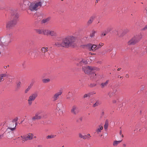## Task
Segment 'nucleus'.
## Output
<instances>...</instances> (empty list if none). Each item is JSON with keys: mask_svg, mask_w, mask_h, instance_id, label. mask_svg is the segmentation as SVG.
Segmentation results:
<instances>
[{"mask_svg": "<svg viewBox=\"0 0 147 147\" xmlns=\"http://www.w3.org/2000/svg\"><path fill=\"white\" fill-rule=\"evenodd\" d=\"M60 38L57 37V41L55 43V45L58 47L61 46L67 48L75 46L74 42L76 40L75 37H64L62 39Z\"/></svg>", "mask_w": 147, "mask_h": 147, "instance_id": "obj_1", "label": "nucleus"}, {"mask_svg": "<svg viewBox=\"0 0 147 147\" xmlns=\"http://www.w3.org/2000/svg\"><path fill=\"white\" fill-rule=\"evenodd\" d=\"M10 13L12 16L11 19L7 21L6 22V27L8 29H11L13 27L17 24V19L18 17V15L16 13V11L15 10H11Z\"/></svg>", "mask_w": 147, "mask_h": 147, "instance_id": "obj_2", "label": "nucleus"}, {"mask_svg": "<svg viewBox=\"0 0 147 147\" xmlns=\"http://www.w3.org/2000/svg\"><path fill=\"white\" fill-rule=\"evenodd\" d=\"M34 3V1L32 2H30L28 1H23V4L21 6L20 5V7H21L23 9H25L28 8V10H30L32 11H36L39 9L38 8L34 9V8L32 6V3Z\"/></svg>", "mask_w": 147, "mask_h": 147, "instance_id": "obj_3", "label": "nucleus"}, {"mask_svg": "<svg viewBox=\"0 0 147 147\" xmlns=\"http://www.w3.org/2000/svg\"><path fill=\"white\" fill-rule=\"evenodd\" d=\"M20 137L22 138V142L24 143L26 141L32 140L33 135L32 134L29 133L25 135L21 136Z\"/></svg>", "mask_w": 147, "mask_h": 147, "instance_id": "obj_4", "label": "nucleus"}, {"mask_svg": "<svg viewBox=\"0 0 147 147\" xmlns=\"http://www.w3.org/2000/svg\"><path fill=\"white\" fill-rule=\"evenodd\" d=\"M38 93L37 92H35L32 94L29 97L28 99V104L29 106H31L32 102L38 96Z\"/></svg>", "mask_w": 147, "mask_h": 147, "instance_id": "obj_5", "label": "nucleus"}, {"mask_svg": "<svg viewBox=\"0 0 147 147\" xmlns=\"http://www.w3.org/2000/svg\"><path fill=\"white\" fill-rule=\"evenodd\" d=\"M45 1L44 0H36L34 1V3H32V6L34 9H36L37 8L39 9L42 6Z\"/></svg>", "mask_w": 147, "mask_h": 147, "instance_id": "obj_6", "label": "nucleus"}, {"mask_svg": "<svg viewBox=\"0 0 147 147\" xmlns=\"http://www.w3.org/2000/svg\"><path fill=\"white\" fill-rule=\"evenodd\" d=\"M82 69L86 74H89L92 71H98V68L94 67L88 66L86 67H83Z\"/></svg>", "mask_w": 147, "mask_h": 147, "instance_id": "obj_7", "label": "nucleus"}, {"mask_svg": "<svg viewBox=\"0 0 147 147\" xmlns=\"http://www.w3.org/2000/svg\"><path fill=\"white\" fill-rule=\"evenodd\" d=\"M141 40L140 37H132L128 42L129 45H133L138 42Z\"/></svg>", "mask_w": 147, "mask_h": 147, "instance_id": "obj_8", "label": "nucleus"}, {"mask_svg": "<svg viewBox=\"0 0 147 147\" xmlns=\"http://www.w3.org/2000/svg\"><path fill=\"white\" fill-rule=\"evenodd\" d=\"M41 112L40 111H39L37 112L32 117V121H34L36 120L40 119L42 118V116L40 115Z\"/></svg>", "mask_w": 147, "mask_h": 147, "instance_id": "obj_9", "label": "nucleus"}, {"mask_svg": "<svg viewBox=\"0 0 147 147\" xmlns=\"http://www.w3.org/2000/svg\"><path fill=\"white\" fill-rule=\"evenodd\" d=\"M141 50V49L139 48H135L132 50V51L135 54H138L140 57H141L143 56L144 53V52H142V53H140Z\"/></svg>", "mask_w": 147, "mask_h": 147, "instance_id": "obj_10", "label": "nucleus"}, {"mask_svg": "<svg viewBox=\"0 0 147 147\" xmlns=\"http://www.w3.org/2000/svg\"><path fill=\"white\" fill-rule=\"evenodd\" d=\"M62 93V91H60L59 92H57L54 94L52 97L53 101L55 102L59 98V96Z\"/></svg>", "mask_w": 147, "mask_h": 147, "instance_id": "obj_11", "label": "nucleus"}, {"mask_svg": "<svg viewBox=\"0 0 147 147\" xmlns=\"http://www.w3.org/2000/svg\"><path fill=\"white\" fill-rule=\"evenodd\" d=\"M71 112L74 115H76L79 112L78 108L75 105L73 106L71 110Z\"/></svg>", "mask_w": 147, "mask_h": 147, "instance_id": "obj_12", "label": "nucleus"}, {"mask_svg": "<svg viewBox=\"0 0 147 147\" xmlns=\"http://www.w3.org/2000/svg\"><path fill=\"white\" fill-rule=\"evenodd\" d=\"M49 50V49L48 47H43L41 48V51L42 52V53L43 54H42V57L43 58H45L46 57L47 58V57L46 56V54L45 53V52H47Z\"/></svg>", "mask_w": 147, "mask_h": 147, "instance_id": "obj_13", "label": "nucleus"}, {"mask_svg": "<svg viewBox=\"0 0 147 147\" xmlns=\"http://www.w3.org/2000/svg\"><path fill=\"white\" fill-rule=\"evenodd\" d=\"M49 35L54 36H58V33L56 31L49 30Z\"/></svg>", "mask_w": 147, "mask_h": 147, "instance_id": "obj_14", "label": "nucleus"}, {"mask_svg": "<svg viewBox=\"0 0 147 147\" xmlns=\"http://www.w3.org/2000/svg\"><path fill=\"white\" fill-rule=\"evenodd\" d=\"M96 18V16L95 15H93L91 16L89 18V20H88V21L87 23V24L88 25H89L91 24L93 22V20L95 19V18Z\"/></svg>", "mask_w": 147, "mask_h": 147, "instance_id": "obj_15", "label": "nucleus"}, {"mask_svg": "<svg viewBox=\"0 0 147 147\" xmlns=\"http://www.w3.org/2000/svg\"><path fill=\"white\" fill-rule=\"evenodd\" d=\"M63 109H57V111H56V115L57 116L61 115L63 113Z\"/></svg>", "mask_w": 147, "mask_h": 147, "instance_id": "obj_16", "label": "nucleus"}, {"mask_svg": "<svg viewBox=\"0 0 147 147\" xmlns=\"http://www.w3.org/2000/svg\"><path fill=\"white\" fill-rule=\"evenodd\" d=\"M109 82V80H107L105 82L102 83L100 84V86L102 88H103L107 86Z\"/></svg>", "mask_w": 147, "mask_h": 147, "instance_id": "obj_17", "label": "nucleus"}, {"mask_svg": "<svg viewBox=\"0 0 147 147\" xmlns=\"http://www.w3.org/2000/svg\"><path fill=\"white\" fill-rule=\"evenodd\" d=\"M129 30L128 29H126L123 31L121 32H120L119 33L120 36H124L126 33L129 32Z\"/></svg>", "mask_w": 147, "mask_h": 147, "instance_id": "obj_18", "label": "nucleus"}, {"mask_svg": "<svg viewBox=\"0 0 147 147\" xmlns=\"http://www.w3.org/2000/svg\"><path fill=\"white\" fill-rule=\"evenodd\" d=\"M63 106L62 103L61 102H59L57 105V109H63Z\"/></svg>", "mask_w": 147, "mask_h": 147, "instance_id": "obj_19", "label": "nucleus"}, {"mask_svg": "<svg viewBox=\"0 0 147 147\" xmlns=\"http://www.w3.org/2000/svg\"><path fill=\"white\" fill-rule=\"evenodd\" d=\"M15 130V127H13V128H11L8 127L6 129V132L7 133L11 132V133H12V131Z\"/></svg>", "mask_w": 147, "mask_h": 147, "instance_id": "obj_20", "label": "nucleus"}, {"mask_svg": "<svg viewBox=\"0 0 147 147\" xmlns=\"http://www.w3.org/2000/svg\"><path fill=\"white\" fill-rule=\"evenodd\" d=\"M103 129L102 126H99V128L97 129L96 130V132L97 134H99L101 131Z\"/></svg>", "mask_w": 147, "mask_h": 147, "instance_id": "obj_21", "label": "nucleus"}, {"mask_svg": "<svg viewBox=\"0 0 147 147\" xmlns=\"http://www.w3.org/2000/svg\"><path fill=\"white\" fill-rule=\"evenodd\" d=\"M101 103L100 101L98 100L96 101V102L93 105L92 107H96L98 106V105H100Z\"/></svg>", "mask_w": 147, "mask_h": 147, "instance_id": "obj_22", "label": "nucleus"}, {"mask_svg": "<svg viewBox=\"0 0 147 147\" xmlns=\"http://www.w3.org/2000/svg\"><path fill=\"white\" fill-rule=\"evenodd\" d=\"M49 30H43V34L46 36L49 35Z\"/></svg>", "mask_w": 147, "mask_h": 147, "instance_id": "obj_23", "label": "nucleus"}, {"mask_svg": "<svg viewBox=\"0 0 147 147\" xmlns=\"http://www.w3.org/2000/svg\"><path fill=\"white\" fill-rule=\"evenodd\" d=\"M122 141L121 140L115 141H114L113 143V145L114 146H117V145L120 143Z\"/></svg>", "mask_w": 147, "mask_h": 147, "instance_id": "obj_24", "label": "nucleus"}, {"mask_svg": "<svg viewBox=\"0 0 147 147\" xmlns=\"http://www.w3.org/2000/svg\"><path fill=\"white\" fill-rule=\"evenodd\" d=\"M96 45H92V46L91 47V49H89L90 51H91L92 50L93 51H95V50H96Z\"/></svg>", "mask_w": 147, "mask_h": 147, "instance_id": "obj_25", "label": "nucleus"}, {"mask_svg": "<svg viewBox=\"0 0 147 147\" xmlns=\"http://www.w3.org/2000/svg\"><path fill=\"white\" fill-rule=\"evenodd\" d=\"M36 31L38 34H43V30L42 29H35Z\"/></svg>", "mask_w": 147, "mask_h": 147, "instance_id": "obj_26", "label": "nucleus"}, {"mask_svg": "<svg viewBox=\"0 0 147 147\" xmlns=\"http://www.w3.org/2000/svg\"><path fill=\"white\" fill-rule=\"evenodd\" d=\"M50 19V18L49 17L46 19H44L42 20V24L45 23L49 21Z\"/></svg>", "mask_w": 147, "mask_h": 147, "instance_id": "obj_27", "label": "nucleus"}, {"mask_svg": "<svg viewBox=\"0 0 147 147\" xmlns=\"http://www.w3.org/2000/svg\"><path fill=\"white\" fill-rule=\"evenodd\" d=\"M96 33V31L94 30H92L90 34V37H94L95 36Z\"/></svg>", "mask_w": 147, "mask_h": 147, "instance_id": "obj_28", "label": "nucleus"}, {"mask_svg": "<svg viewBox=\"0 0 147 147\" xmlns=\"http://www.w3.org/2000/svg\"><path fill=\"white\" fill-rule=\"evenodd\" d=\"M21 82L20 81H19L17 83L16 89H18L21 87Z\"/></svg>", "mask_w": 147, "mask_h": 147, "instance_id": "obj_29", "label": "nucleus"}, {"mask_svg": "<svg viewBox=\"0 0 147 147\" xmlns=\"http://www.w3.org/2000/svg\"><path fill=\"white\" fill-rule=\"evenodd\" d=\"M31 87L32 86L31 85L29 86L27 88V89L25 90V93H27L30 90V88H31Z\"/></svg>", "mask_w": 147, "mask_h": 147, "instance_id": "obj_30", "label": "nucleus"}, {"mask_svg": "<svg viewBox=\"0 0 147 147\" xmlns=\"http://www.w3.org/2000/svg\"><path fill=\"white\" fill-rule=\"evenodd\" d=\"M56 136V135H48L47 137V138L48 139H51V138H53Z\"/></svg>", "mask_w": 147, "mask_h": 147, "instance_id": "obj_31", "label": "nucleus"}, {"mask_svg": "<svg viewBox=\"0 0 147 147\" xmlns=\"http://www.w3.org/2000/svg\"><path fill=\"white\" fill-rule=\"evenodd\" d=\"M42 82L44 83H47L49 82L50 81V80L49 78L43 79Z\"/></svg>", "mask_w": 147, "mask_h": 147, "instance_id": "obj_32", "label": "nucleus"}, {"mask_svg": "<svg viewBox=\"0 0 147 147\" xmlns=\"http://www.w3.org/2000/svg\"><path fill=\"white\" fill-rule=\"evenodd\" d=\"M14 124V123H12V122H11L9 125V127L11 128H13V127H15Z\"/></svg>", "mask_w": 147, "mask_h": 147, "instance_id": "obj_33", "label": "nucleus"}, {"mask_svg": "<svg viewBox=\"0 0 147 147\" xmlns=\"http://www.w3.org/2000/svg\"><path fill=\"white\" fill-rule=\"evenodd\" d=\"M109 125V124L108 121H106L105 124L104 125V127L105 129H106L108 128Z\"/></svg>", "mask_w": 147, "mask_h": 147, "instance_id": "obj_34", "label": "nucleus"}, {"mask_svg": "<svg viewBox=\"0 0 147 147\" xmlns=\"http://www.w3.org/2000/svg\"><path fill=\"white\" fill-rule=\"evenodd\" d=\"M82 117H81L78 119L76 121L78 123H80L82 121Z\"/></svg>", "mask_w": 147, "mask_h": 147, "instance_id": "obj_35", "label": "nucleus"}, {"mask_svg": "<svg viewBox=\"0 0 147 147\" xmlns=\"http://www.w3.org/2000/svg\"><path fill=\"white\" fill-rule=\"evenodd\" d=\"M91 77H92V78H95V76H96V74L94 73H92V74H90Z\"/></svg>", "mask_w": 147, "mask_h": 147, "instance_id": "obj_36", "label": "nucleus"}, {"mask_svg": "<svg viewBox=\"0 0 147 147\" xmlns=\"http://www.w3.org/2000/svg\"><path fill=\"white\" fill-rule=\"evenodd\" d=\"M7 72H6V73L4 74H1L2 76L4 77H7L8 76V74L7 73Z\"/></svg>", "mask_w": 147, "mask_h": 147, "instance_id": "obj_37", "label": "nucleus"}, {"mask_svg": "<svg viewBox=\"0 0 147 147\" xmlns=\"http://www.w3.org/2000/svg\"><path fill=\"white\" fill-rule=\"evenodd\" d=\"M82 63L86 64L87 63V61L85 60L82 59L81 61H80V64H82Z\"/></svg>", "mask_w": 147, "mask_h": 147, "instance_id": "obj_38", "label": "nucleus"}, {"mask_svg": "<svg viewBox=\"0 0 147 147\" xmlns=\"http://www.w3.org/2000/svg\"><path fill=\"white\" fill-rule=\"evenodd\" d=\"M108 94L109 96V97L111 98L113 96L114 94L113 92H110L108 93Z\"/></svg>", "mask_w": 147, "mask_h": 147, "instance_id": "obj_39", "label": "nucleus"}, {"mask_svg": "<svg viewBox=\"0 0 147 147\" xmlns=\"http://www.w3.org/2000/svg\"><path fill=\"white\" fill-rule=\"evenodd\" d=\"M18 117H16L14 119H13L11 122L15 123V122H16V121H18Z\"/></svg>", "mask_w": 147, "mask_h": 147, "instance_id": "obj_40", "label": "nucleus"}, {"mask_svg": "<svg viewBox=\"0 0 147 147\" xmlns=\"http://www.w3.org/2000/svg\"><path fill=\"white\" fill-rule=\"evenodd\" d=\"M92 44L91 43H89L87 45V46L88 47V49L89 50V49H91V47L92 46Z\"/></svg>", "mask_w": 147, "mask_h": 147, "instance_id": "obj_41", "label": "nucleus"}, {"mask_svg": "<svg viewBox=\"0 0 147 147\" xmlns=\"http://www.w3.org/2000/svg\"><path fill=\"white\" fill-rule=\"evenodd\" d=\"M90 97H91L92 95L94 94H96V92L94 91L92 92H90L88 93Z\"/></svg>", "mask_w": 147, "mask_h": 147, "instance_id": "obj_42", "label": "nucleus"}, {"mask_svg": "<svg viewBox=\"0 0 147 147\" xmlns=\"http://www.w3.org/2000/svg\"><path fill=\"white\" fill-rule=\"evenodd\" d=\"M83 139H89V136H87L86 135H84V137L83 138Z\"/></svg>", "mask_w": 147, "mask_h": 147, "instance_id": "obj_43", "label": "nucleus"}, {"mask_svg": "<svg viewBox=\"0 0 147 147\" xmlns=\"http://www.w3.org/2000/svg\"><path fill=\"white\" fill-rule=\"evenodd\" d=\"M117 100H118V99H113V100L112 101V103L113 104L116 103V102H117Z\"/></svg>", "mask_w": 147, "mask_h": 147, "instance_id": "obj_44", "label": "nucleus"}, {"mask_svg": "<svg viewBox=\"0 0 147 147\" xmlns=\"http://www.w3.org/2000/svg\"><path fill=\"white\" fill-rule=\"evenodd\" d=\"M147 30V24L142 29V30Z\"/></svg>", "mask_w": 147, "mask_h": 147, "instance_id": "obj_45", "label": "nucleus"}, {"mask_svg": "<svg viewBox=\"0 0 147 147\" xmlns=\"http://www.w3.org/2000/svg\"><path fill=\"white\" fill-rule=\"evenodd\" d=\"M87 97H90V96L88 93L84 94V98Z\"/></svg>", "mask_w": 147, "mask_h": 147, "instance_id": "obj_46", "label": "nucleus"}, {"mask_svg": "<svg viewBox=\"0 0 147 147\" xmlns=\"http://www.w3.org/2000/svg\"><path fill=\"white\" fill-rule=\"evenodd\" d=\"M79 137L83 139L84 135H83L81 134L80 133L79 134Z\"/></svg>", "mask_w": 147, "mask_h": 147, "instance_id": "obj_47", "label": "nucleus"}, {"mask_svg": "<svg viewBox=\"0 0 147 147\" xmlns=\"http://www.w3.org/2000/svg\"><path fill=\"white\" fill-rule=\"evenodd\" d=\"M106 33L105 32H102L101 34V36H104L106 35Z\"/></svg>", "mask_w": 147, "mask_h": 147, "instance_id": "obj_48", "label": "nucleus"}, {"mask_svg": "<svg viewBox=\"0 0 147 147\" xmlns=\"http://www.w3.org/2000/svg\"><path fill=\"white\" fill-rule=\"evenodd\" d=\"M101 47L99 45H96V49L97 50L99 49L100 48H101Z\"/></svg>", "mask_w": 147, "mask_h": 147, "instance_id": "obj_49", "label": "nucleus"}, {"mask_svg": "<svg viewBox=\"0 0 147 147\" xmlns=\"http://www.w3.org/2000/svg\"><path fill=\"white\" fill-rule=\"evenodd\" d=\"M0 79L1 80H2V81H3L4 80L3 79V77L2 76V75L0 74Z\"/></svg>", "mask_w": 147, "mask_h": 147, "instance_id": "obj_50", "label": "nucleus"}, {"mask_svg": "<svg viewBox=\"0 0 147 147\" xmlns=\"http://www.w3.org/2000/svg\"><path fill=\"white\" fill-rule=\"evenodd\" d=\"M104 45V43H103L100 42L99 44V45L101 47L103 46Z\"/></svg>", "mask_w": 147, "mask_h": 147, "instance_id": "obj_51", "label": "nucleus"}, {"mask_svg": "<svg viewBox=\"0 0 147 147\" xmlns=\"http://www.w3.org/2000/svg\"><path fill=\"white\" fill-rule=\"evenodd\" d=\"M12 36V34L11 33H9L7 35V37H8L9 36Z\"/></svg>", "mask_w": 147, "mask_h": 147, "instance_id": "obj_52", "label": "nucleus"}, {"mask_svg": "<svg viewBox=\"0 0 147 147\" xmlns=\"http://www.w3.org/2000/svg\"><path fill=\"white\" fill-rule=\"evenodd\" d=\"M116 92H117V90H113V92H112L113 93V94H114Z\"/></svg>", "mask_w": 147, "mask_h": 147, "instance_id": "obj_53", "label": "nucleus"}, {"mask_svg": "<svg viewBox=\"0 0 147 147\" xmlns=\"http://www.w3.org/2000/svg\"><path fill=\"white\" fill-rule=\"evenodd\" d=\"M89 53V54H90L92 55H95L96 54L95 53H92L91 52H90Z\"/></svg>", "mask_w": 147, "mask_h": 147, "instance_id": "obj_54", "label": "nucleus"}, {"mask_svg": "<svg viewBox=\"0 0 147 147\" xmlns=\"http://www.w3.org/2000/svg\"><path fill=\"white\" fill-rule=\"evenodd\" d=\"M17 125V122H15V124H14V126L15 127H15V129H16V126Z\"/></svg>", "mask_w": 147, "mask_h": 147, "instance_id": "obj_55", "label": "nucleus"}, {"mask_svg": "<svg viewBox=\"0 0 147 147\" xmlns=\"http://www.w3.org/2000/svg\"><path fill=\"white\" fill-rule=\"evenodd\" d=\"M91 85H92V86H91L92 87H94V86H96V84H91Z\"/></svg>", "mask_w": 147, "mask_h": 147, "instance_id": "obj_56", "label": "nucleus"}, {"mask_svg": "<svg viewBox=\"0 0 147 147\" xmlns=\"http://www.w3.org/2000/svg\"><path fill=\"white\" fill-rule=\"evenodd\" d=\"M11 42V40L10 39H9V40L7 41V42H8V43H9L10 42Z\"/></svg>", "mask_w": 147, "mask_h": 147, "instance_id": "obj_57", "label": "nucleus"}, {"mask_svg": "<svg viewBox=\"0 0 147 147\" xmlns=\"http://www.w3.org/2000/svg\"><path fill=\"white\" fill-rule=\"evenodd\" d=\"M123 146L125 147L126 146V145L125 144H123Z\"/></svg>", "mask_w": 147, "mask_h": 147, "instance_id": "obj_58", "label": "nucleus"}, {"mask_svg": "<svg viewBox=\"0 0 147 147\" xmlns=\"http://www.w3.org/2000/svg\"><path fill=\"white\" fill-rule=\"evenodd\" d=\"M121 69V68H118L117 70L118 71H119Z\"/></svg>", "mask_w": 147, "mask_h": 147, "instance_id": "obj_59", "label": "nucleus"}, {"mask_svg": "<svg viewBox=\"0 0 147 147\" xmlns=\"http://www.w3.org/2000/svg\"><path fill=\"white\" fill-rule=\"evenodd\" d=\"M129 77V76L128 74H127L126 75V77L127 78H128Z\"/></svg>", "mask_w": 147, "mask_h": 147, "instance_id": "obj_60", "label": "nucleus"}, {"mask_svg": "<svg viewBox=\"0 0 147 147\" xmlns=\"http://www.w3.org/2000/svg\"><path fill=\"white\" fill-rule=\"evenodd\" d=\"M118 78H123V77H121V76H119H119H118Z\"/></svg>", "mask_w": 147, "mask_h": 147, "instance_id": "obj_61", "label": "nucleus"}, {"mask_svg": "<svg viewBox=\"0 0 147 147\" xmlns=\"http://www.w3.org/2000/svg\"><path fill=\"white\" fill-rule=\"evenodd\" d=\"M86 135L89 136V138L90 137V134H88L87 135Z\"/></svg>", "mask_w": 147, "mask_h": 147, "instance_id": "obj_62", "label": "nucleus"}, {"mask_svg": "<svg viewBox=\"0 0 147 147\" xmlns=\"http://www.w3.org/2000/svg\"><path fill=\"white\" fill-rule=\"evenodd\" d=\"M4 68H5V69H6L7 68V66H4Z\"/></svg>", "mask_w": 147, "mask_h": 147, "instance_id": "obj_63", "label": "nucleus"}, {"mask_svg": "<svg viewBox=\"0 0 147 147\" xmlns=\"http://www.w3.org/2000/svg\"><path fill=\"white\" fill-rule=\"evenodd\" d=\"M121 133H122V131L121 130L120 131V132H119V134L120 135H121Z\"/></svg>", "mask_w": 147, "mask_h": 147, "instance_id": "obj_64", "label": "nucleus"}]
</instances>
